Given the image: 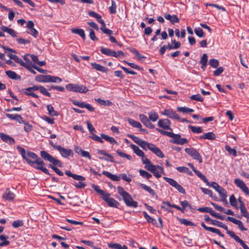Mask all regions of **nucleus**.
<instances>
[{
	"instance_id": "f257e3e1",
	"label": "nucleus",
	"mask_w": 249,
	"mask_h": 249,
	"mask_svg": "<svg viewBox=\"0 0 249 249\" xmlns=\"http://www.w3.org/2000/svg\"><path fill=\"white\" fill-rule=\"evenodd\" d=\"M91 186L95 191L101 196L102 199L107 204L109 207L118 208L119 203L114 198L110 197V194L101 190L98 185L92 184Z\"/></svg>"
},
{
	"instance_id": "f03ea898",
	"label": "nucleus",
	"mask_w": 249,
	"mask_h": 249,
	"mask_svg": "<svg viewBox=\"0 0 249 249\" xmlns=\"http://www.w3.org/2000/svg\"><path fill=\"white\" fill-rule=\"evenodd\" d=\"M156 130L161 134L173 138L172 140H170V142L171 143L183 145L188 142L187 139L185 138H181V136L179 134H176L172 132L166 131L160 128H156Z\"/></svg>"
},
{
	"instance_id": "7ed1b4c3",
	"label": "nucleus",
	"mask_w": 249,
	"mask_h": 249,
	"mask_svg": "<svg viewBox=\"0 0 249 249\" xmlns=\"http://www.w3.org/2000/svg\"><path fill=\"white\" fill-rule=\"evenodd\" d=\"M144 168L152 173L157 178H160L161 175H165L163 167L158 165H154L150 160H146Z\"/></svg>"
},
{
	"instance_id": "20e7f679",
	"label": "nucleus",
	"mask_w": 249,
	"mask_h": 249,
	"mask_svg": "<svg viewBox=\"0 0 249 249\" xmlns=\"http://www.w3.org/2000/svg\"><path fill=\"white\" fill-rule=\"evenodd\" d=\"M118 193L123 197L125 204L128 207L136 208L138 206V202L134 201L131 196L121 186L117 187Z\"/></svg>"
},
{
	"instance_id": "39448f33",
	"label": "nucleus",
	"mask_w": 249,
	"mask_h": 249,
	"mask_svg": "<svg viewBox=\"0 0 249 249\" xmlns=\"http://www.w3.org/2000/svg\"><path fill=\"white\" fill-rule=\"evenodd\" d=\"M143 150H150L151 152L160 158L164 157V154L162 151L155 145L148 143L144 141H142L140 145Z\"/></svg>"
},
{
	"instance_id": "423d86ee",
	"label": "nucleus",
	"mask_w": 249,
	"mask_h": 249,
	"mask_svg": "<svg viewBox=\"0 0 249 249\" xmlns=\"http://www.w3.org/2000/svg\"><path fill=\"white\" fill-rule=\"evenodd\" d=\"M65 174L68 177L72 178L74 179L80 181L78 183L74 182L73 185L77 188L81 189L84 188L86 186L85 182H82L85 180L86 178L84 177L72 174L70 171L67 170L65 171Z\"/></svg>"
},
{
	"instance_id": "0eeeda50",
	"label": "nucleus",
	"mask_w": 249,
	"mask_h": 249,
	"mask_svg": "<svg viewBox=\"0 0 249 249\" xmlns=\"http://www.w3.org/2000/svg\"><path fill=\"white\" fill-rule=\"evenodd\" d=\"M27 163L35 168L42 171L45 174H49L48 170L44 166L43 161L40 158L34 161L28 159Z\"/></svg>"
},
{
	"instance_id": "6e6552de",
	"label": "nucleus",
	"mask_w": 249,
	"mask_h": 249,
	"mask_svg": "<svg viewBox=\"0 0 249 249\" xmlns=\"http://www.w3.org/2000/svg\"><path fill=\"white\" fill-rule=\"evenodd\" d=\"M66 88L69 91L82 93H86L88 91L87 87L82 85L69 84L66 86Z\"/></svg>"
},
{
	"instance_id": "1a4fd4ad",
	"label": "nucleus",
	"mask_w": 249,
	"mask_h": 249,
	"mask_svg": "<svg viewBox=\"0 0 249 249\" xmlns=\"http://www.w3.org/2000/svg\"><path fill=\"white\" fill-rule=\"evenodd\" d=\"M40 155L44 160L49 161L53 165H58L59 167L62 166V163L60 160L53 157L46 151H41Z\"/></svg>"
},
{
	"instance_id": "9d476101",
	"label": "nucleus",
	"mask_w": 249,
	"mask_h": 249,
	"mask_svg": "<svg viewBox=\"0 0 249 249\" xmlns=\"http://www.w3.org/2000/svg\"><path fill=\"white\" fill-rule=\"evenodd\" d=\"M17 149L18 150V151L20 152V154L21 155L22 158L25 159L26 161L27 162V160L31 158L34 160H36V159H38L37 155L32 152H27L26 153V151L25 149L23 148H22L21 146L18 145L17 146Z\"/></svg>"
},
{
	"instance_id": "9b49d317",
	"label": "nucleus",
	"mask_w": 249,
	"mask_h": 249,
	"mask_svg": "<svg viewBox=\"0 0 249 249\" xmlns=\"http://www.w3.org/2000/svg\"><path fill=\"white\" fill-rule=\"evenodd\" d=\"M130 146L131 147V148L133 149L134 152L138 156L141 157L142 158V163L144 164H145L146 163H147V161L146 160H149L148 158H147L145 156V154L144 153V152L142 151L139 148L138 146L133 144H131L130 145Z\"/></svg>"
},
{
	"instance_id": "f8f14e48",
	"label": "nucleus",
	"mask_w": 249,
	"mask_h": 249,
	"mask_svg": "<svg viewBox=\"0 0 249 249\" xmlns=\"http://www.w3.org/2000/svg\"><path fill=\"white\" fill-rule=\"evenodd\" d=\"M163 179L167 182H168L170 185L175 187L177 190H178L180 193L182 194H185L186 192L185 189L178 182L175 180L174 179L169 178L167 177H163Z\"/></svg>"
},
{
	"instance_id": "ddd939ff",
	"label": "nucleus",
	"mask_w": 249,
	"mask_h": 249,
	"mask_svg": "<svg viewBox=\"0 0 249 249\" xmlns=\"http://www.w3.org/2000/svg\"><path fill=\"white\" fill-rule=\"evenodd\" d=\"M185 151L194 159L197 160L199 163L202 162L201 156L195 149L193 148H186L185 149Z\"/></svg>"
},
{
	"instance_id": "4468645a",
	"label": "nucleus",
	"mask_w": 249,
	"mask_h": 249,
	"mask_svg": "<svg viewBox=\"0 0 249 249\" xmlns=\"http://www.w3.org/2000/svg\"><path fill=\"white\" fill-rule=\"evenodd\" d=\"M235 184L246 195H249V189L246 184L241 179L236 178L234 179Z\"/></svg>"
},
{
	"instance_id": "2eb2a0df",
	"label": "nucleus",
	"mask_w": 249,
	"mask_h": 249,
	"mask_svg": "<svg viewBox=\"0 0 249 249\" xmlns=\"http://www.w3.org/2000/svg\"><path fill=\"white\" fill-rule=\"evenodd\" d=\"M72 103L80 108H86L90 111H94V108L90 104L84 102H79L75 100H71Z\"/></svg>"
},
{
	"instance_id": "dca6fc26",
	"label": "nucleus",
	"mask_w": 249,
	"mask_h": 249,
	"mask_svg": "<svg viewBox=\"0 0 249 249\" xmlns=\"http://www.w3.org/2000/svg\"><path fill=\"white\" fill-rule=\"evenodd\" d=\"M158 125L160 127H161L164 129L169 130L172 131L171 128V122L167 119H162L159 120L158 122Z\"/></svg>"
},
{
	"instance_id": "f3484780",
	"label": "nucleus",
	"mask_w": 249,
	"mask_h": 249,
	"mask_svg": "<svg viewBox=\"0 0 249 249\" xmlns=\"http://www.w3.org/2000/svg\"><path fill=\"white\" fill-rule=\"evenodd\" d=\"M161 114L167 116L168 117L176 120H179L180 118L175 111L171 109H165L161 112Z\"/></svg>"
},
{
	"instance_id": "a211bd4d",
	"label": "nucleus",
	"mask_w": 249,
	"mask_h": 249,
	"mask_svg": "<svg viewBox=\"0 0 249 249\" xmlns=\"http://www.w3.org/2000/svg\"><path fill=\"white\" fill-rule=\"evenodd\" d=\"M2 198L9 201H13L15 197V195L9 188H6L2 196Z\"/></svg>"
},
{
	"instance_id": "6ab92c4d",
	"label": "nucleus",
	"mask_w": 249,
	"mask_h": 249,
	"mask_svg": "<svg viewBox=\"0 0 249 249\" xmlns=\"http://www.w3.org/2000/svg\"><path fill=\"white\" fill-rule=\"evenodd\" d=\"M60 153L61 155L65 158H68L69 156H73V151L70 149H67L60 146L57 150Z\"/></svg>"
},
{
	"instance_id": "aec40b11",
	"label": "nucleus",
	"mask_w": 249,
	"mask_h": 249,
	"mask_svg": "<svg viewBox=\"0 0 249 249\" xmlns=\"http://www.w3.org/2000/svg\"><path fill=\"white\" fill-rule=\"evenodd\" d=\"M227 219L230 221L232 222L234 224H236L238 226L239 228L242 231H247V229L245 228L243 226V224L242 222L239 220L236 219L232 217H230L228 216L227 217Z\"/></svg>"
},
{
	"instance_id": "412c9836",
	"label": "nucleus",
	"mask_w": 249,
	"mask_h": 249,
	"mask_svg": "<svg viewBox=\"0 0 249 249\" xmlns=\"http://www.w3.org/2000/svg\"><path fill=\"white\" fill-rule=\"evenodd\" d=\"M5 115L8 118L11 120H16L19 124L25 123V121L23 120L20 115L6 113Z\"/></svg>"
},
{
	"instance_id": "4be33fe9",
	"label": "nucleus",
	"mask_w": 249,
	"mask_h": 249,
	"mask_svg": "<svg viewBox=\"0 0 249 249\" xmlns=\"http://www.w3.org/2000/svg\"><path fill=\"white\" fill-rule=\"evenodd\" d=\"M201 226L206 230L208 231H211L213 233H215L219 235V236L223 237L224 236V234H222L220 231L217 229L212 228V227H209L206 226V225L204 224V222H201Z\"/></svg>"
},
{
	"instance_id": "5701e85b",
	"label": "nucleus",
	"mask_w": 249,
	"mask_h": 249,
	"mask_svg": "<svg viewBox=\"0 0 249 249\" xmlns=\"http://www.w3.org/2000/svg\"><path fill=\"white\" fill-rule=\"evenodd\" d=\"M97 153L99 154L100 155H102L105 156L107 157V158H106L100 157H99V158L100 160H106L109 161L110 162H113V157L109 154L106 153L104 150H98Z\"/></svg>"
},
{
	"instance_id": "b1692460",
	"label": "nucleus",
	"mask_w": 249,
	"mask_h": 249,
	"mask_svg": "<svg viewBox=\"0 0 249 249\" xmlns=\"http://www.w3.org/2000/svg\"><path fill=\"white\" fill-rule=\"evenodd\" d=\"M164 17L166 19L169 20L172 24L178 23L179 21V18L175 15H171L165 13L164 14Z\"/></svg>"
},
{
	"instance_id": "393cba45",
	"label": "nucleus",
	"mask_w": 249,
	"mask_h": 249,
	"mask_svg": "<svg viewBox=\"0 0 249 249\" xmlns=\"http://www.w3.org/2000/svg\"><path fill=\"white\" fill-rule=\"evenodd\" d=\"M0 137L4 142L10 144H13L15 142L14 139L12 137L5 134L0 133Z\"/></svg>"
},
{
	"instance_id": "a878e982",
	"label": "nucleus",
	"mask_w": 249,
	"mask_h": 249,
	"mask_svg": "<svg viewBox=\"0 0 249 249\" xmlns=\"http://www.w3.org/2000/svg\"><path fill=\"white\" fill-rule=\"evenodd\" d=\"M101 52L103 54L107 56L114 57V56H116V54L115 51H113L110 49L105 48L104 47H101Z\"/></svg>"
},
{
	"instance_id": "bb28decb",
	"label": "nucleus",
	"mask_w": 249,
	"mask_h": 249,
	"mask_svg": "<svg viewBox=\"0 0 249 249\" xmlns=\"http://www.w3.org/2000/svg\"><path fill=\"white\" fill-rule=\"evenodd\" d=\"M0 29L4 32L8 33L12 37H15L17 36V33L11 28H9L7 26H2L0 27Z\"/></svg>"
},
{
	"instance_id": "cd10ccee",
	"label": "nucleus",
	"mask_w": 249,
	"mask_h": 249,
	"mask_svg": "<svg viewBox=\"0 0 249 249\" xmlns=\"http://www.w3.org/2000/svg\"><path fill=\"white\" fill-rule=\"evenodd\" d=\"M215 134L212 132H209L199 137V139H207L209 140H215Z\"/></svg>"
},
{
	"instance_id": "c85d7f7f",
	"label": "nucleus",
	"mask_w": 249,
	"mask_h": 249,
	"mask_svg": "<svg viewBox=\"0 0 249 249\" xmlns=\"http://www.w3.org/2000/svg\"><path fill=\"white\" fill-rule=\"evenodd\" d=\"M6 75L10 78L13 80H19L21 78L20 76L18 75L15 71H5Z\"/></svg>"
},
{
	"instance_id": "c756f323",
	"label": "nucleus",
	"mask_w": 249,
	"mask_h": 249,
	"mask_svg": "<svg viewBox=\"0 0 249 249\" xmlns=\"http://www.w3.org/2000/svg\"><path fill=\"white\" fill-rule=\"evenodd\" d=\"M91 65L92 67L95 69L97 71L103 72H107V69L102 65L97 64L96 63H91Z\"/></svg>"
},
{
	"instance_id": "7c9ffc66",
	"label": "nucleus",
	"mask_w": 249,
	"mask_h": 249,
	"mask_svg": "<svg viewBox=\"0 0 249 249\" xmlns=\"http://www.w3.org/2000/svg\"><path fill=\"white\" fill-rule=\"evenodd\" d=\"M102 174L113 181H119L120 178L115 175H113L108 171H104Z\"/></svg>"
},
{
	"instance_id": "2f4dec72",
	"label": "nucleus",
	"mask_w": 249,
	"mask_h": 249,
	"mask_svg": "<svg viewBox=\"0 0 249 249\" xmlns=\"http://www.w3.org/2000/svg\"><path fill=\"white\" fill-rule=\"evenodd\" d=\"M72 33L79 35L83 39L86 38V35L84 30L79 28H72L71 29Z\"/></svg>"
},
{
	"instance_id": "473e14b6",
	"label": "nucleus",
	"mask_w": 249,
	"mask_h": 249,
	"mask_svg": "<svg viewBox=\"0 0 249 249\" xmlns=\"http://www.w3.org/2000/svg\"><path fill=\"white\" fill-rule=\"evenodd\" d=\"M36 81L41 83H48V75H38L36 77Z\"/></svg>"
},
{
	"instance_id": "72a5a7b5",
	"label": "nucleus",
	"mask_w": 249,
	"mask_h": 249,
	"mask_svg": "<svg viewBox=\"0 0 249 249\" xmlns=\"http://www.w3.org/2000/svg\"><path fill=\"white\" fill-rule=\"evenodd\" d=\"M228 234L233 238L236 242L239 243L241 246L244 244V241L236 235L232 231H228Z\"/></svg>"
},
{
	"instance_id": "f704fd0d",
	"label": "nucleus",
	"mask_w": 249,
	"mask_h": 249,
	"mask_svg": "<svg viewBox=\"0 0 249 249\" xmlns=\"http://www.w3.org/2000/svg\"><path fill=\"white\" fill-rule=\"evenodd\" d=\"M217 192L219 193L220 197L222 199L223 201H225L227 202L226 197L227 192L222 187H220V188L217 191Z\"/></svg>"
},
{
	"instance_id": "c9c22d12",
	"label": "nucleus",
	"mask_w": 249,
	"mask_h": 249,
	"mask_svg": "<svg viewBox=\"0 0 249 249\" xmlns=\"http://www.w3.org/2000/svg\"><path fill=\"white\" fill-rule=\"evenodd\" d=\"M101 137L103 139L107 141L112 144H114L117 143L116 141L115 140L114 138L111 137H110L106 134H101Z\"/></svg>"
},
{
	"instance_id": "e433bc0d",
	"label": "nucleus",
	"mask_w": 249,
	"mask_h": 249,
	"mask_svg": "<svg viewBox=\"0 0 249 249\" xmlns=\"http://www.w3.org/2000/svg\"><path fill=\"white\" fill-rule=\"evenodd\" d=\"M47 110L48 111L49 114L52 116H58L59 115V113L54 110L53 107L51 105H48L47 106Z\"/></svg>"
},
{
	"instance_id": "4c0bfd02",
	"label": "nucleus",
	"mask_w": 249,
	"mask_h": 249,
	"mask_svg": "<svg viewBox=\"0 0 249 249\" xmlns=\"http://www.w3.org/2000/svg\"><path fill=\"white\" fill-rule=\"evenodd\" d=\"M127 121L129 124L131 125L132 126L138 128H141L142 127V125L139 122L136 121L132 119L128 118L127 119Z\"/></svg>"
},
{
	"instance_id": "58836bf2",
	"label": "nucleus",
	"mask_w": 249,
	"mask_h": 249,
	"mask_svg": "<svg viewBox=\"0 0 249 249\" xmlns=\"http://www.w3.org/2000/svg\"><path fill=\"white\" fill-rule=\"evenodd\" d=\"M62 82V79L57 76L48 75V83H60Z\"/></svg>"
},
{
	"instance_id": "ea45409f",
	"label": "nucleus",
	"mask_w": 249,
	"mask_h": 249,
	"mask_svg": "<svg viewBox=\"0 0 249 249\" xmlns=\"http://www.w3.org/2000/svg\"><path fill=\"white\" fill-rule=\"evenodd\" d=\"M149 119L152 122H156L159 119V115L156 112L150 111L148 113Z\"/></svg>"
},
{
	"instance_id": "a19ab883",
	"label": "nucleus",
	"mask_w": 249,
	"mask_h": 249,
	"mask_svg": "<svg viewBox=\"0 0 249 249\" xmlns=\"http://www.w3.org/2000/svg\"><path fill=\"white\" fill-rule=\"evenodd\" d=\"M230 203L231 205L235 208L236 210L239 209L237 200L233 195H232L230 197Z\"/></svg>"
},
{
	"instance_id": "79ce46f5",
	"label": "nucleus",
	"mask_w": 249,
	"mask_h": 249,
	"mask_svg": "<svg viewBox=\"0 0 249 249\" xmlns=\"http://www.w3.org/2000/svg\"><path fill=\"white\" fill-rule=\"evenodd\" d=\"M13 60L17 63L20 64L21 66L23 67H28L29 63H24V62L22 60L21 58H19L17 55H15Z\"/></svg>"
},
{
	"instance_id": "37998d69",
	"label": "nucleus",
	"mask_w": 249,
	"mask_h": 249,
	"mask_svg": "<svg viewBox=\"0 0 249 249\" xmlns=\"http://www.w3.org/2000/svg\"><path fill=\"white\" fill-rule=\"evenodd\" d=\"M139 173L141 176L146 179H149L152 177L151 174L142 169L139 170Z\"/></svg>"
},
{
	"instance_id": "c03bdc74",
	"label": "nucleus",
	"mask_w": 249,
	"mask_h": 249,
	"mask_svg": "<svg viewBox=\"0 0 249 249\" xmlns=\"http://www.w3.org/2000/svg\"><path fill=\"white\" fill-rule=\"evenodd\" d=\"M194 173L200 178L206 184H208V180L199 171L196 170Z\"/></svg>"
},
{
	"instance_id": "a18cd8bd",
	"label": "nucleus",
	"mask_w": 249,
	"mask_h": 249,
	"mask_svg": "<svg viewBox=\"0 0 249 249\" xmlns=\"http://www.w3.org/2000/svg\"><path fill=\"white\" fill-rule=\"evenodd\" d=\"M141 187L144 190L147 191L150 195L154 196L155 195V191L152 189L150 187L144 184H141Z\"/></svg>"
},
{
	"instance_id": "49530a36",
	"label": "nucleus",
	"mask_w": 249,
	"mask_h": 249,
	"mask_svg": "<svg viewBox=\"0 0 249 249\" xmlns=\"http://www.w3.org/2000/svg\"><path fill=\"white\" fill-rule=\"evenodd\" d=\"M178 110L183 113H191L194 112V110L192 108H188L187 107H178L177 108Z\"/></svg>"
},
{
	"instance_id": "de8ad7c7",
	"label": "nucleus",
	"mask_w": 249,
	"mask_h": 249,
	"mask_svg": "<svg viewBox=\"0 0 249 249\" xmlns=\"http://www.w3.org/2000/svg\"><path fill=\"white\" fill-rule=\"evenodd\" d=\"M189 127L191 131L194 133H200L203 131V129L201 127L189 125Z\"/></svg>"
},
{
	"instance_id": "09e8293b",
	"label": "nucleus",
	"mask_w": 249,
	"mask_h": 249,
	"mask_svg": "<svg viewBox=\"0 0 249 249\" xmlns=\"http://www.w3.org/2000/svg\"><path fill=\"white\" fill-rule=\"evenodd\" d=\"M116 7L117 5L115 2L113 0H111V5L109 7V10L110 13L111 14H114L116 13Z\"/></svg>"
},
{
	"instance_id": "8fccbe9b",
	"label": "nucleus",
	"mask_w": 249,
	"mask_h": 249,
	"mask_svg": "<svg viewBox=\"0 0 249 249\" xmlns=\"http://www.w3.org/2000/svg\"><path fill=\"white\" fill-rule=\"evenodd\" d=\"M190 99L192 100H196L199 102H202L204 100L203 98L199 94L191 96L190 97Z\"/></svg>"
},
{
	"instance_id": "3c124183",
	"label": "nucleus",
	"mask_w": 249,
	"mask_h": 249,
	"mask_svg": "<svg viewBox=\"0 0 249 249\" xmlns=\"http://www.w3.org/2000/svg\"><path fill=\"white\" fill-rule=\"evenodd\" d=\"M194 32L196 35L199 37H202L204 36L203 30L199 27L196 28L194 30Z\"/></svg>"
},
{
	"instance_id": "603ef678",
	"label": "nucleus",
	"mask_w": 249,
	"mask_h": 249,
	"mask_svg": "<svg viewBox=\"0 0 249 249\" xmlns=\"http://www.w3.org/2000/svg\"><path fill=\"white\" fill-rule=\"evenodd\" d=\"M27 33L28 34L32 35L35 38H36L38 36V34L37 31L34 28L28 29V31H27Z\"/></svg>"
},
{
	"instance_id": "864d4df0",
	"label": "nucleus",
	"mask_w": 249,
	"mask_h": 249,
	"mask_svg": "<svg viewBox=\"0 0 249 249\" xmlns=\"http://www.w3.org/2000/svg\"><path fill=\"white\" fill-rule=\"evenodd\" d=\"M209 63L210 65L214 68H217L219 65V61L215 59H210Z\"/></svg>"
},
{
	"instance_id": "5fc2aeb1",
	"label": "nucleus",
	"mask_w": 249,
	"mask_h": 249,
	"mask_svg": "<svg viewBox=\"0 0 249 249\" xmlns=\"http://www.w3.org/2000/svg\"><path fill=\"white\" fill-rule=\"evenodd\" d=\"M128 136L131 138L135 143L140 145V143L142 140L140 139L139 138L135 136L132 134L128 135Z\"/></svg>"
},
{
	"instance_id": "6e6d98bb",
	"label": "nucleus",
	"mask_w": 249,
	"mask_h": 249,
	"mask_svg": "<svg viewBox=\"0 0 249 249\" xmlns=\"http://www.w3.org/2000/svg\"><path fill=\"white\" fill-rule=\"evenodd\" d=\"M225 149L230 154L233 156H236V151L235 149L231 148L229 145H226L225 146Z\"/></svg>"
},
{
	"instance_id": "4d7b16f0",
	"label": "nucleus",
	"mask_w": 249,
	"mask_h": 249,
	"mask_svg": "<svg viewBox=\"0 0 249 249\" xmlns=\"http://www.w3.org/2000/svg\"><path fill=\"white\" fill-rule=\"evenodd\" d=\"M197 210L200 212L202 213H208L210 214L212 211V209L209 207H201L197 209Z\"/></svg>"
},
{
	"instance_id": "13d9d810",
	"label": "nucleus",
	"mask_w": 249,
	"mask_h": 249,
	"mask_svg": "<svg viewBox=\"0 0 249 249\" xmlns=\"http://www.w3.org/2000/svg\"><path fill=\"white\" fill-rule=\"evenodd\" d=\"M39 91L44 95L49 97H51L50 93H49L43 86H40Z\"/></svg>"
},
{
	"instance_id": "bf43d9fd",
	"label": "nucleus",
	"mask_w": 249,
	"mask_h": 249,
	"mask_svg": "<svg viewBox=\"0 0 249 249\" xmlns=\"http://www.w3.org/2000/svg\"><path fill=\"white\" fill-rule=\"evenodd\" d=\"M23 225V221L19 220L14 221L12 223V226L15 228L22 226Z\"/></svg>"
},
{
	"instance_id": "052dcab7",
	"label": "nucleus",
	"mask_w": 249,
	"mask_h": 249,
	"mask_svg": "<svg viewBox=\"0 0 249 249\" xmlns=\"http://www.w3.org/2000/svg\"><path fill=\"white\" fill-rule=\"evenodd\" d=\"M180 222L181 224H183L186 226H196V225L194 223H193L191 221L187 220L185 219H181L180 220Z\"/></svg>"
},
{
	"instance_id": "680f3d73",
	"label": "nucleus",
	"mask_w": 249,
	"mask_h": 249,
	"mask_svg": "<svg viewBox=\"0 0 249 249\" xmlns=\"http://www.w3.org/2000/svg\"><path fill=\"white\" fill-rule=\"evenodd\" d=\"M87 127L88 128L89 131V132L92 135L95 132V129L91 124L90 123L89 121H87Z\"/></svg>"
},
{
	"instance_id": "e2e57ef3",
	"label": "nucleus",
	"mask_w": 249,
	"mask_h": 249,
	"mask_svg": "<svg viewBox=\"0 0 249 249\" xmlns=\"http://www.w3.org/2000/svg\"><path fill=\"white\" fill-rule=\"evenodd\" d=\"M239 208H240L241 213L242 214L243 216L245 217L249 214V213L248 212L245 205L240 206Z\"/></svg>"
},
{
	"instance_id": "0e129e2a",
	"label": "nucleus",
	"mask_w": 249,
	"mask_h": 249,
	"mask_svg": "<svg viewBox=\"0 0 249 249\" xmlns=\"http://www.w3.org/2000/svg\"><path fill=\"white\" fill-rule=\"evenodd\" d=\"M89 31L90 39L93 41L98 40V39L96 37L94 31L91 29H89Z\"/></svg>"
},
{
	"instance_id": "69168bd1",
	"label": "nucleus",
	"mask_w": 249,
	"mask_h": 249,
	"mask_svg": "<svg viewBox=\"0 0 249 249\" xmlns=\"http://www.w3.org/2000/svg\"><path fill=\"white\" fill-rule=\"evenodd\" d=\"M207 185L214 189L216 191L220 188V186L215 182H212L211 183L208 181V184Z\"/></svg>"
},
{
	"instance_id": "338daca9",
	"label": "nucleus",
	"mask_w": 249,
	"mask_h": 249,
	"mask_svg": "<svg viewBox=\"0 0 249 249\" xmlns=\"http://www.w3.org/2000/svg\"><path fill=\"white\" fill-rule=\"evenodd\" d=\"M108 246L109 248H112V249H122L121 245H120L118 243L109 244L108 245Z\"/></svg>"
},
{
	"instance_id": "774afa93",
	"label": "nucleus",
	"mask_w": 249,
	"mask_h": 249,
	"mask_svg": "<svg viewBox=\"0 0 249 249\" xmlns=\"http://www.w3.org/2000/svg\"><path fill=\"white\" fill-rule=\"evenodd\" d=\"M100 29L104 34L108 35H110L113 33V32L111 30L106 28V26L101 27Z\"/></svg>"
}]
</instances>
